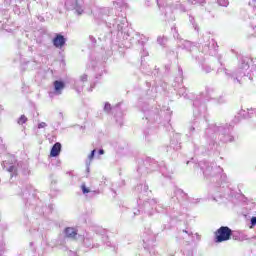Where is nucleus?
Instances as JSON below:
<instances>
[{"mask_svg": "<svg viewBox=\"0 0 256 256\" xmlns=\"http://www.w3.org/2000/svg\"><path fill=\"white\" fill-rule=\"evenodd\" d=\"M138 194L137 205L138 209L133 210V217L144 213L148 217L155 215V205H157V199L153 198V192L149 190L147 183L138 184L135 188Z\"/></svg>", "mask_w": 256, "mask_h": 256, "instance_id": "3", "label": "nucleus"}, {"mask_svg": "<svg viewBox=\"0 0 256 256\" xmlns=\"http://www.w3.org/2000/svg\"><path fill=\"white\" fill-rule=\"evenodd\" d=\"M174 87H177V84H175Z\"/></svg>", "mask_w": 256, "mask_h": 256, "instance_id": "59", "label": "nucleus"}, {"mask_svg": "<svg viewBox=\"0 0 256 256\" xmlns=\"http://www.w3.org/2000/svg\"><path fill=\"white\" fill-rule=\"evenodd\" d=\"M245 110H242L241 112H240V115H243V117H247L246 115H245Z\"/></svg>", "mask_w": 256, "mask_h": 256, "instance_id": "52", "label": "nucleus"}, {"mask_svg": "<svg viewBox=\"0 0 256 256\" xmlns=\"http://www.w3.org/2000/svg\"><path fill=\"white\" fill-rule=\"evenodd\" d=\"M178 95L180 97H184V99H191V94L187 93V88H185L184 86L178 89Z\"/></svg>", "mask_w": 256, "mask_h": 256, "instance_id": "30", "label": "nucleus"}, {"mask_svg": "<svg viewBox=\"0 0 256 256\" xmlns=\"http://www.w3.org/2000/svg\"><path fill=\"white\" fill-rule=\"evenodd\" d=\"M152 92L153 90H148V92L138 100V107L144 114L147 123L159 121V108H153V106H151V108L149 107V104L155 101V96H151Z\"/></svg>", "mask_w": 256, "mask_h": 256, "instance_id": "8", "label": "nucleus"}, {"mask_svg": "<svg viewBox=\"0 0 256 256\" xmlns=\"http://www.w3.org/2000/svg\"><path fill=\"white\" fill-rule=\"evenodd\" d=\"M3 169L10 173V177L13 178L17 176L20 171L24 177L31 175V170H29V164L24 162H17V159L13 155H8V159L2 163Z\"/></svg>", "mask_w": 256, "mask_h": 256, "instance_id": "10", "label": "nucleus"}, {"mask_svg": "<svg viewBox=\"0 0 256 256\" xmlns=\"http://www.w3.org/2000/svg\"><path fill=\"white\" fill-rule=\"evenodd\" d=\"M208 139H210L208 151H215L217 149V139L222 143H232L234 140L231 135V125L229 124H210L205 131Z\"/></svg>", "mask_w": 256, "mask_h": 256, "instance_id": "4", "label": "nucleus"}, {"mask_svg": "<svg viewBox=\"0 0 256 256\" xmlns=\"http://www.w3.org/2000/svg\"><path fill=\"white\" fill-rule=\"evenodd\" d=\"M22 196L26 200V205H31L35 201V194H31V187L22 191Z\"/></svg>", "mask_w": 256, "mask_h": 256, "instance_id": "22", "label": "nucleus"}, {"mask_svg": "<svg viewBox=\"0 0 256 256\" xmlns=\"http://www.w3.org/2000/svg\"><path fill=\"white\" fill-rule=\"evenodd\" d=\"M165 69H166V71H169V69H171V65H169V64L166 65V66H165Z\"/></svg>", "mask_w": 256, "mask_h": 256, "instance_id": "51", "label": "nucleus"}, {"mask_svg": "<svg viewBox=\"0 0 256 256\" xmlns=\"http://www.w3.org/2000/svg\"><path fill=\"white\" fill-rule=\"evenodd\" d=\"M54 90L49 92V97L59 96L63 93V89H65V82L61 80H55L54 83Z\"/></svg>", "mask_w": 256, "mask_h": 256, "instance_id": "16", "label": "nucleus"}, {"mask_svg": "<svg viewBox=\"0 0 256 256\" xmlns=\"http://www.w3.org/2000/svg\"><path fill=\"white\" fill-rule=\"evenodd\" d=\"M201 96L193 101V121L188 127V137L192 139V143L195 145V137L199 133L203 123H205V113H207V104Z\"/></svg>", "mask_w": 256, "mask_h": 256, "instance_id": "5", "label": "nucleus"}, {"mask_svg": "<svg viewBox=\"0 0 256 256\" xmlns=\"http://www.w3.org/2000/svg\"><path fill=\"white\" fill-rule=\"evenodd\" d=\"M85 83H87V74H83L78 80L74 81V87L77 93H81L83 91Z\"/></svg>", "mask_w": 256, "mask_h": 256, "instance_id": "20", "label": "nucleus"}, {"mask_svg": "<svg viewBox=\"0 0 256 256\" xmlns=\"http://www.w3.org/2000/svg\"><path fill=\"white\" fill-rule=\"evenodd\" d=\"M5 7L13 6L15 15H25L29 11V4L25 0H4Z\"/></svg>", "mask_w": 256, "mask_h": 256, "instance_id": "12", "label": "nucleus"}, {"mask_svg": "<svg viewBox=\"0 0 256 256\" xmlns=\"http://www.w3.org/2000/svg\"><path fill=\"white\" fill-rule=\"evenodd\" d=\"M89 39L92 43H97V40L93 36H89Z\"/></svg>", "mask_w": 256, "mask_h": 256, "instance_id": "46", "label": "nucleus"}, {"mask_svg": "<svg viewBox=\"0 0 256 256\" xmlns=\"http://www.w3.org/2000/svg\"><path fill=\"white\" fill-rule=\"evenodd\" d=\"M58 117L59 119L63 120V112H59Z\"/></svg>", "mask_w": 256, "mask_h": 256, "instance_id": "50", "label": "nucleus"}, {"mask_svg": "<svg viewBox=\"0 0 256 256\" xmlns=\"http://www.w3.org/2000/svg\"><path fill=\"white\" fill-rule=\"evenodd\" d=\"M179 149H181V143L179 142V140H174L172 139L170 142V146L167 147V153H169V151L173 150V151H179Z\"/></svg>", "mask_w": 256, "mask_h": 256, "instance_id": "27", "label": "nucleus"}, {"mask_svg": "<svg viewBox=\"0 0 256 256\" xmlns=\"http://www.w3.org/2000/svg\"><path fill=\"white\" fill-rule=\"evenodd\" d=\"M30 247H33V242H30Z\"/></svg>", "mask_w": 256, "mask_h": 256, "instance_id": "57", "label": "nucleus"}, {"mask_svg": "<svg viewBox=\"0 0 256 256\" xmlns=\"http://www.w3.org/2000/svg\"><path fill=\"white\" fill-rule=\"evenodd\" d=\"M175 138H176V139H179V135H178V134H176V135H175Z\"/></svg>", "mask_w": 256, "mask_h": 256, "instance_id": "56", "label": "nucleus"}, {"mask_svg": "<svg viewBox=\"0 0 256 256\" xmlns=\"http://www.w3.org/2000/svg\"><path fill=\"white\" fill-rule=\"evenodd\" d=\"M61 154V143L56 142L50 151V156L51 157H59V155Z\"/></svg>", "mask_w": 256, "mask_h": 256, "instance_id": "26", "label": "nucleus"}, {"mask_svg": "<svg viewBox=\"0 0 256 256\" xmlns=\"http://www.w3.org/2000/svg\"><path fill=\"white\" fill-rule=\"evenodd\" d=\"M52 43L56 47V49H63V47H65V44L67 43V38L62 34H56L52 40Z\"/></svg>", "mask_w": 256, "mask_h": 256, "instance_id": "19", "label": "nucleus"}, {"mask_svg": "<svg viewBox=\"0 0 256 256\" xmlns=\"http://www.w3.org/2000/svg\"><path fill=\"white\" fill-rule=\"evenodd\" d=\"M45 127H47V123L45 122H41L38 124V129H45Z\"/></svg>", "mask_w": 256, "mask_h": 256, "instance_id": "44", "label": "nucleus"}, {"mask_svg": "<svg viewBox=\"0 0 256 256\" xmlns=\"http://www.w3.org/2000/svg\"><path fill=\"white\" fill-rule=\"evenodd\" d=\"M3 255V242L0 243V256Z\"/></svg>", "mask_w": 256, "mask_h": 256, "instance_id": "48", "label": "nucleus"}, {"mask_svg": "<svg viewBox=\"0 0 256 256\" xmlns=\"http://www.w3.org/2000/svg\"><path fill=\"white\" fill-rule=\"evenodd\" d=\"M113 6L121 14L113 15V8L107 7H94L92 9V15L96 23H106L108 29H110L112 40L116 43H120L126 49H131L133 44L145 43L149 39L145 38L144 35L136 33L133 29L129 28V22H127V15L125 11L129 9V4L125 1H114ZM145 39V41L143 40Z\"/></svg>", "mask_w": 256, "mask_h": 256, "instance_id": "1", "label": "nucleus"}, {"mask_svg": "<svg viewBox=\"0 0 256 256\" xmlns=\"http://www.w3.org/2000/svg\"><path fill=\"white\" fill-rule=\"evenodd\" d=\"M143 247L145 251H149L150 256H159L155 249H153V243H155V234L152 232H144L142 235Z\"/></svg>", "mask_w": 256, "mask_h": 256, "instance_id": "13", "label": "nucleus"}, {"mask_svg": "<svg viewBox=\"0 0 256 256\" xmlns=\"http://www.w3.org/2000/svg\"><path fill=\"white\" fill-rule=\"evenodd\" d=\"M64 235L66 239H79L81 235L77 234V229L73 227H67L64 229Z\"/></svg>", "mask_w": 256, "mask_h": 256, "instance_id": "21", "label": "nucleus"}, {"mask_svg": "<svg viewBox=\"0 0 256 256\" xmlns=\"http://www.w3.org/2000/svg\"><path fill=\"white\" fill-rule=\"evenodd\" d=\"M174 195H175L176 199H179V195H185V192H183V190H181L179 188H175Z\"/></svg>", "mask_w": 256, "mask_h": 256, "instance_id": "35", "label": "nucleus"}, {"mask_svg": "<svg viewBox=\"0 0 256 256\" xmlns=\"http://www.w3.org/2000/svg\"><path fill=\"white\" fill-rule=\"evenodd\" d=\"M104 154H105V150L100 149V150L98 151V155H104Z\"/></svg>", "mask_w": 256, "mask_h": 256, "instance_id": "49", "label": "nucleus"}, {"mask_svg": "<svg viewBox=\"0 0 256 256\" xmlns=\"http://www.w3.org/2000/svg\"><path fill=\"white\" fill-rule=\"evenodd\" d=\"M80 188H81L83 195L89 194L90 197H95V195H99V193H100L99 190L89 189L85 183H82Z\"/></svg>", "mask_w": 256, "mask_h": 256, "instance_id": "23", "label": "nucleus"}, {"mask_svg": "<svg viewBox=\"0 0 256 256\" xmlns=\"http://www.w3.org/2000/svg\"><path fill=\"white\" fill-rule=\"evenodd\" d=\"M189 22L191 23L195 31H199V26L197 25V22H195V18L192 15H189Z\"/></svg>", "mask_w": 256, "mask_h": 256, "instance_id": "34", "label": "nucleus"}, {"mask_svg": "<svg viewBox=\"0 0 256 256\" xmlns=\"http://www.w3.org/2000/svg\"><path fill=\"white\" fill-rule=\"evenodd\" d=\"M116 123H118V125H120V127L123 126V114L116 116Z\"/></svg>", "mask_w": 256, "mask_h": 256, "instance_id": "40", "label": "nucleus"}, {"mask_svg": "<svg viewBox=\"0 0 256 256\" xmlns=\"http://www.w3.org/2000/svg\"><path fill=\"white\" fill-rule=\"evenodd\" d=\"M182 233H185V235H188V236L193 235L192 232H189V231H187V230H183Z\"/></svg>", "mask_w": 256, "mask_h": 256, "instance_id": "47", "label": "nucleus"}, {"mask_svg": "<svg viewBox=\"0 0 256 256\" xmlns=\"http://www.w3.org/2000/svg\"><path fill=\"white\" fill-rule=\"evenodd\" d=\"M147 165H149L148 161L138 166L137 172L140 173V175H147V173H149V167H147Z\"/></svg>", "mask_w": 256, "mask_h": 256, "instance_id": "29", "label": "nucleus"}, {"mask_svg": "<svg viewBox=\"0 0 256 256\" xmlns=\"http://www.w3.org/2000/svg\"><path fill=\"white\" fill-rule=\"evenodd\" d=\"M231 235H233V230L227 226H222L215 232V241L216 243L229 241V239H231Z\"/></svg>", "mask_w": 256, "mask_h": 256, "instance_id": "14", "label": "nucleus"}, {"mask_svg": "<svg viewBox=\"0 0 256 256\" xmlns=\"http://www.w3.org/2000/svg\"><path fill=\"white\" fill-rule=\"evenodd\" d=\"M217 105H223V103H226L225 97L220 96L219 98L215 99Z\"/></svg>", "mask_w": 256, "mask_h": 256, "instance_id": "39", "label": "nucleus"}, {"mask_svg": "<svg viewBox=\"0 0 256 256\" xmlns=\"http://www.w3.org/2000/svg\"><path fill=\"white\" fill-rule=\"evenodd\" d=\"M175 83H178V87H181L183 83V69H178V76L175 78Z\"/></svg>", "mask_w": 256, "mask_h": 256, "instance_id": "32", "label": "nucleus"}, {"mask_svg": "<svg viewBox=\"0 0 256 256\" xmlns=\"http://www.w3.org/2000/svg\"><path fill=\"white\" fill-rule=\"evenodd\" d=\"M24 123H27V116L26 115H22L18 119V125H24Z\"/></svg>", "mask_w": 256, "mask_h": 256, "instance_id": "36", "label": "nucleus"}, {"mask_svg": "<svg viewBox=\"0 0 256 256\" xmlns=\"http://www.w3.org/2000/svg\"><path fill=\"white\" fill-rule=\"evenodd\" d=\"M0 15H3V11L0 10ZM0 29H5V26L3 25V22L0 20Z\"/></svg>", "mask_w": 256, "mask_h": 256, "instance_id": "45", "label": "nucleus"}, {"mask_svg": "<svg viewBox=\"0 0 256 256\" xmlns=\"http://www.w3.org/2000/svg\"><path fill=\"white\" fill-rule=\"evenodd\" d=\"M172 201H173L174 203H176V202H177V199H175V197H172Z\"/></svg>", "mask_w": 256, "mask_h": 256, "instance_id": "55", "label": "nucleus"}, {"mask_svg": "<svg viewBox=\"0 0 256 256\" xmlns=\"http://www.w3.org/2000/svg\"><path fill=\"white\" fill-rule=\"evenodd\" d=\"M157 5L161 11H164L168 23L175 21V14H173L175 9H178L180 13H187V8L179 0H157Z\"/></svg>", "mask_w": 256, "mask_h": 256, "instance_id": "9", "label": "nucleus"}, {"mask_svg": "<svg viewBox=\"0 0 256 256\" xmlns=\"http://www.w3.org/2000/svg\"><path fill=\"white\" fill-rule=\"evenodd\" d=\"M179 47H181V49H186V51H193L192 56L195 57L196 55H199V50H197V47H195L193 45V43L189 40H181ZM198 53V54H195Z\"/></svg>", "mask_w": 256, "mask_h": 256, "instance_id": "17", "label": "nucleus"}, {"mask_svg": "<svg viewBox=\"0 0 256 256\" xmlns=\"http://www.w3.org/2000/svg\"><path fill=\"white\" fill-rule=\"evenodd\" d=\"M188 3H191V5H200L201 7H203V5L207 3V1L206 0H188Z\"/></svg>", "mask_w": 256, "mask_h": 256, "instance_id": "33", "label": "nucleus"}, {"mask_svg": "<svg viewBox=\"0 0 256 256\" xmlns=\"http://www.w3.org/2000/svg\"><path fill=\"white\" fill-rule=\"evenodd\" d=\"M99 239H102L107 247H111V241H109V237L107 236L101 237L98 234L91 233H86L84 236H79V240L83 241V245L86 247V249H99V243H95V241H99Z\"/></svg>", "mask_w": 256, "mask_h": 256, "instance_id": "11", "label": "nucleus"}, {"mask_svg": "<svg viewBox=\"0 0 256 256\" xmlns=\"http://www.w3.org/2000/svg\"><path fill=\"white\" fill-rule=\"evenodd\" d=\"M199 167L206 179H213V181H215V177H219L220 175L221 183L218 182L217 185L211 189L212 199L217 201V199L225 197L229 187V180L227 179V174L223 173V168L217 166L214 162L207 161H201Z\"/></svg>", "mask_w": 256, "mask_h": 256, "instance_id": "2", "label": "nucleus"}, {"mask_svg": "<svg viewBox=\"0 0 256 256\" xmlns=\"http://www.w3.org/2000/svg\"><path fill=\"white\" fill-rule=\"evenodd\" d=\"M158 167L163 177H166V179H171L173 170H169V168H167V165H165L164 163L160 164Z\"/></svg>", "mask_w": 256, "mask_h": 256, "instance_id": "25", "label": "nucleus"}, {"mask_svg": "<svg viewBox=\"0 0 256 256\" xmlns=\"http://www.w3.org/2000/svg\"><path fill=\"white\" fill-rule=\"evenodd\" d=\"M64 7L67 11H75L78 15L83 14V4L81 0H64Z\"/></svg>", "mask_w": 256, "mask_h": 256, "instance_id": "15", "label": "nucleus"}, {"mask_svg": "<svg viewBox=\"0 0 256 256\" xmlns=\"http://www.w3.org/2000/svg\"><path fill=\"white\" fill-rule=\"evenodd\" d=\"M217 3L221 7H227L229 5V0H217Z\"/></svg>", "mask_w": 256, "mask_h": 256, "instance_id": "38", "label": "nucleus"}, {"mask_svg": "<svg viewBox=\"0 0 256 256\" xmlns=\"http://www.w3.org/2000/svg\"><path fill=\"white\" fill-rule=\"evenodd\" d=\"M200 45L202 46V53L199 52V55L195 56L196 61L201 65L202 71L204 73H211L212 69L209 64L205 63V56L204 55H217L218 45L214 39H211L209 34H204L202 39L199 40Z\"/></svg>", "mask_w": 256, "mask_h": 256, "instance_id": "7", "label": "nucleus"}, {"mask_svg": "<svg viewBox=\"0 0 256 256\" xmlns=\"http://www.w3.org/2000/svg\"><path fill=\"white\" fill-rule=\"evenodd\" d=\"M93 87H95V86L93 84H91L89 91H93Z\"/></svg>", "mask_w": 256, "mask_h": 256, "instance_id": "54", "label": "nucleus"}, {"mask_svg": "<svg viewBox=\"0 0 256 256\" xmlns=\"http://www.w3.org/2000/svg\"><path fill=\"white\" fill-rule=\"evenodd\" d=\"M166 121L167 123H169V121H171V110L169 108L166 109Z\"/></svg>", "mask_w": 256, "mask_h": 256, "instance_id": "41", "label": "nucleus"}, {"mask_svg": "<svg viewBox=\"0 0 256 256\" xmlns=\"http://www.w3.org/2000/svg\"><path fill=\"white\" fill-rule=\"evenodd\" d=\"M144 55H149V53L146 52V53H144Z\"/></svg>", "mask_w": 256, "mask_h": 256, "instance_id": "58", "label": "nucleus"}, {"mask_svg": "<svg viewBox=\"0 0 256 256\" xmlns=\"http://www.w3.org/2000/svg\"><path fill=\"white\" fill-rule=\"evenodd\" d=\"M247 71H249V58H242L238 65V69L233 74L229 73V70L225 67L218 68L217 73H224L226 77L233 80V83L241 84L242 77H248L250 81H253V79L256 78V65L251 67L250 72Z\"/></svg>", "mask_w": 256, "mask_h": 256, "instance_id": "6", "label": "nucleus"}, {"mask_svg": "<svg viewBox=\"0 0 256 256\" xmlns=\"http://www.w3.org/2000/svg\"><path fill=\"white\" fill-rule=\"evenodd\" d=\"M250 229H253V227L256 226V216H253L251 219H250Z\"/></svg>", "mask_w": 256, "mask_h": 256, "instance_id": "42", "label": "nucleus"}, {"mask_svg": "<svg viewBox=\"0 0 256 256\" xmlns=\"http://www.w3.org/2000/svg\"><path fill=\"white\" fill-rule=\"evenodd\" d=\"M95 153H97V150L94 149L91 151V153L88 155V159L86 160V171L89 173L90 167H91V161L95 159Z\"/></svg>", "mask_w": 256, "mask_h": 256, "instance_id": "28", "label": "nucleus"}, {"mask_svg": "<svg viewBox=\"0 0 256 256\" xmlns=\"http://www.w3.org/2000/svg\"><path fill=\"white\" fill-rule=\"evenodd\" d=\"M144 135H145V141H147L148 143H151L152 141H155V139H157V134L153 129H148L144 131Z\"/></svg>", "mask_w": 256, "mask_h": 256, "instance_id": "24", "label": "nucleus"}, {"mask_svg": "<svg viewBox=\"0 0 256 256\" xmlns=\"http://www.w3.org/2000/svg\"><path fill=\"white\" fill-rule=\"evenodd\" d=\"M171 31H172V33H173L174 39H179V32L177 31V27H176V26H173V27L171 28Z\"/></svg>", "mask_w": 256, "mask_h": 256, "instance_id": "37", "label": "nucleus"}, {"mask_svg": "<svg viewBox=\"0 0 256 256\" xmlns=\"http://www.w3.org/2000/svg\"><path fill=\"white\" fill-rule=\"evenodd\" d=\"M157 43H158V45H165V37L159 36L157 38Z\"/></svg>", "mask_w": 256, "mask_h": 256, "instance_id": "43", "label": "nucleus"}, {"mask_svg": "<svg viewBox=\"0 0 256 256\" xmlns=\"http://www.w3.org/2000/svg\"><path fill=\"white\" fill-rule=\"evenodd\" d=\"M37 233H38V237H43V234L39 232V230H37Z\"/></svg>", "mask_w": 256, "mask_h": 256, "instance_id": "53", "label": "nucleus"}, {"mask_svg": "<svg viewBox=\"0 0 256 256\" xmlns=\"http://www.w3.org/2000/svg\"><path fill=\"white\" fill-rule=\"evenodd\" d=\"M121 104H117L115 107H111V104L109 102H106L104 105V111L105 113H111V111H118Z\"/></svg>", "mask_w": 256, "mask_h": 256, "instance_id": "31", "label": "nucleus"}, {"mask_svg": "<svg viewBox=\"0 0 256 256\" xmlns=\"http://www.w3.org/2000/svg\"><path fill=\"white\" fill-rule=\"evenodd\" d=\"M171 209L175 210V206H173L172 208L171 206H169V208H164L163 204L157 202L154 206V213H167V215H170V217H177L175 214H173V212H171Z\"/></svg>", "mask_w": 256, "mask_h": 256, "instance_id": "18", "label": "nucleus"}]
</instances>
